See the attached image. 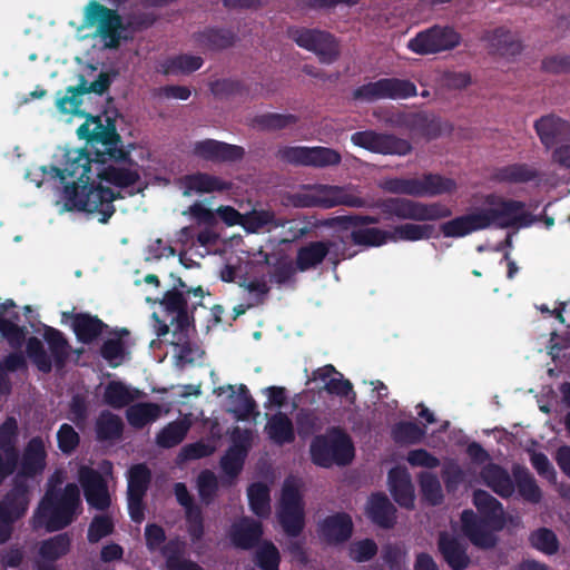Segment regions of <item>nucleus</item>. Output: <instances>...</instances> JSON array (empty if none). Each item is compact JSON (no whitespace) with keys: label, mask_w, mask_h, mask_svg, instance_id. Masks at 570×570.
Masks as SVG:
<instances>
[{"label":"nucleus","mask_w":570,"mask_h":570,"mask_svg":"<svg viewBox=\"0 0 570 570\" xmlns=\"http://www.w3.org/2000/svg\"><path fill=\"white\" fill-rule=\"evenodd\" d=\"M287 228L285 229L286 237L283 243H294L312 234L313 229L318 227V222L312 223L308 217L303 219H286Z\"/></svg>","instance_id":"obj_62"},{"label":"nucleus","mask_w":570,"mask_h":570,"mask_svg":"<svg viewBox=\"0 0 570 570\" xmlns=\"http://www.w3.org/2000/svg\"><path fill=\"white\" fill-rule=\"evenodd\" d=\"M27 367V361L22 352L16 350L9 353L3 363L0 362V393L8 394L11 391V383L6 371L16 372Z\"/></svg>","instance_id":"obj_58"},{"label":"nucleus","mask_w":570,"mask_h":570,"mask_svg":"<svg viewBox=\"0 0 570 570\" xmlns=\"http://www.w3.org/2000/svg\"><path fill=\"white\" fill-rule=\"evenodd\" d=\"M422 498L430 505H439L443 501V492L436 474L422 471L417 474Z\"/></svg>","instance_id":"obj_52"},{"label":"nucleus","mask_w":570,"mask_h":570,"mask_svg":"<svg viewBox=\"0 0 570 570\" xmlns=\"http://www.w3.org/2000/svg\"><path fill=\"white\" fill-rule=\"evenodd\" d=\"M530 546L547 554L552 556L559 551L560 542L556 533L546 527H541L529 534Z\"/></svg>","instance_id":"obj_54"},{"label":"nucleus","mask_w":570,"mask_h":570,"mask_svg":"<svg viewBox=\"0 0 570 570\" xmlns=\"http://www.w3.org/2000/svg\"><path fill=\"white\" fill-rule=\"evenodd\" d=\"M397 510L387 495L383 492L372 493L366 502L365 514L376 527L390 530L397 520Z\"/></svg>","instance_id":"obj_27"},{"label":"nucleus","mask_w":570,"mask_h":570,"mask_svg":"<svg viewBox=\"0 0 570 570\" xmlns=\"http://www.w3.org/2000/svg\"><path fill=\"white\" fill-rule=\"evenodd\" d=\"M194 40L200 48L217 51L232 47L236 40V35L224 28H206L194 33Z\"/></svg>","instance_id":"obj_37"},{"label":"nucleus","mask_w":570,"mask_h":570,"mask_svg":"<svg viewBox=\"0 0 570 570\" xmlns=\"http://www.w3.org/2000/svg\"><path fill=\"white\" fill-rule=\"evenodd\" d=\"M461 529L470 542L481 549L493 548L497 542L494 531L499 530V519L479 517L473 510L461 513Z\"/></svg>","instance_id":"obj_17"},{"label":"nucleus","mask_w":570,"mask_h":570,"mask_svg":"<svg viewBox=\"0 0 570 570\" xmlns=\"http://www.w3.org/2000/svg\"><path fill=\"white\" fill-rule=\"evenodd\" d=\"M375 207L380 209L384 219L429 222L448 218L452 215V210L443 204H424L404 197L379 199Z\"/></svg>","instance_id":"obj_7"},{"label":"nucleus","mask_w":570,"mask_h":570,"mask_svg":"<svg viewBox=\"0 0 570 570\" xmlns=\"http://www.w3.org/2000/svg\"><path fill=\"white\" fill-rule=\"evenodd\" d=\"M197 490L203 504L209 505L213 503L218 491V481L213 471L203 470L198 474Z\"/></svg>","instance_id":"obj_61"},{"label":"nucleus","mask_w":570,"mask_h":570,"mask_svg":"<svg viewBox=\"0 0 570 570\" xmlns=\"http://www.w3.org/2000/svg\"><path fill=\"white\" fill-rule=\"evenodd\" d=\"M456 189V183L439 174H424L419 178L417 197L450 194Z\"/></svg>","instance_id":"obj_41"},{"label":"nucleus","mask_w":570,"mask_h":570,"mask_svg":"<svg viewBox=\"0 0 570 570\" xmlns=\"http://www.w3.org/2000/svg\"><path fill=\"white\" fill-rule=\"evenodd\" d=\"M461 40V35L453 27L435 24L411 38L407 48L420 56L435 55L456 48Z\"/></svg>","instance_id":"obj_10"},{"label":"nucleus","mask_w":570,"mask_h":570,"mask_svg":"<svg viewBox=\"0 0 570 570\" xmlns=\"http://www.w3.org/2000/svg\"><path fill=\"white\" fill-rule=\"evenodd\" d=\"M248 503L252 512L262 519L271 514V491L267 484L254 482L247 488Z\"/></svg>","instance_id":"obj_42"},{"label":"nucleus","mask_w":570,"mask_h":570,"mask_svg":"<svg viewBox=\"0 0 570 570\" xmlns=\"http://www.w3.org/2000/svg\"><path fill=\"white\" fill-rule=\"evenodd\" d=\"M299 118L293 114L266 112L253 119V126L266 131H277L294 126Z\"/></svg>","instance_id":"obj_50"},{"label":"nucleus","mask_w":570,"mask_h":570,"mask_svg":"<svg viewBox=\"0 0 570 570\" xmlns=\"http://www.w3.org/2000/svg\"><path fill=\"white\" fill-rule=\"evenodd\" d=\"M296 432L301 439H307L323 430L324 419L317 410L302 407L295 415Z\"/></svg>","instance_id":"obj_44"},{"label":"nucleus","mask_w":570,"mask_h":570,"mask_svg":"<svg viewBox=\"0 0 570 570\" xmlns=\"http://www.w3.org/2000/svg\"><path fill=\"white\" fill-rule=\"evenodd\" d=\"M534 130L547 149L570 140V121L554 114L544 115L537 119Z\"/></svg>","instance_id":"obj_25"},{"label":"nucleus","mask_w":570,"mask_h":570,"mask_svg":"<svg viewBox=\"0 0 570 570\" xmlns=\"http://www.w3.org/2000/svg\"><path fill=\"white\" fill-rule=\"evenodd\" d=\"M29 492L24 484H14L0 500V543L12 535L13 525L28 511Z\"/></svg>","instance_id":"obj_13"},{"label":"nucleus","mask_w":570,"mask_h":570,"mask_svg":"<svg viewBox=\"0 0 570 570\" xmlns=\"http://www.w3.org/2000/svg\"><path fill=\"white\" fill-rule=\"evenodd\" d=\"M416 95V86L409 79L381 78L355 88L352 92V99L354 101L373 102L383 99H407Z\"/></svg>","instance_id":"obj_9"},{"label":"nucleus","mask_w":570,"mask_h":570,"mask_svg":"<svg viewBox=\"0 0 570 570\" xmlns=\"http://www.w3.org/2000/svg\"><path fill=\"white\" fill-rule=\"evenodd\" d=\"M436 546L439 553L450 569L465 570L470 567L471 559L464 539L448 531H441L438 535Z\"/></svg>","instance_id":"obj_22"},{"label":"nucleus","mask_w":570,"mask_h":570,"mask_svg":"<svg viewBox=\"0 0 570 570\" xmlns=\"http://www.w3.org/2000/svg\"><path fill=\"white\" fill-rule=\"evenodd\" d=\"M115 523L109 514H97L92 518L87 530V540L89 543H97L101 539L112 534Z\"/></svg>","instance_id":"obj_60"},{"label":"nucleus","mask_w":570,"mask_h":570,"mask_svg":"<svg viewBox=\"0 0 570 570\" xmlns=\"http://www.w3.org/2000/svg\"><path fill=\"white\" fill-rule=\"evenodd\" d=\"M203 63L204 60L199 56L181 53L164 60L160 68L161 72L166 76L179 73L189 75L198 70Z\"/></svg>","instance_id":"obj_43"},{"label":"nucleus","mask_w":570,"mask_h":570,"mask_svg":"<svg viewBox=\"0 0 570 570\" xmlns=\"http://www.w3.org/2000/svg\"><path fill=\"white\" fill-rule=\"evenodd\" d=\"M71 546V540L67 533H60L42 541L39 548V554L43 560L56 561L66 556Z\"/></svg>","instance_id":"obj_55"},{"label":"nucleus","mask_w":570,"mask_h":570,"mask_svg":"<svg viewBox=\"0 0 570 570\" xmlns=\"http://www.w3.org/2000/svg\"><path fill=\"white\" fill-rule=\"evenodd\" d=\"M226 391L232 392L229 395L232 403L234 404L232 412L238 420H246L256 413L257 404L245 384H240L238 386L237 393H235L234 386L230 384L226 386H219L216 390L218 395H222Z\"/></svg>","instance_id":"obj_38"},{"label":"nucleus","mask_w":570,"mask_h":570,"mask_svg":"<svg viewBox=\"0 0 570 570\" xmlns=\"http://www.w3.org/2000/svg\"><path fill=\"white\" fill-rule=\"evenodd\" d=\"M190 424L185 420H177L168 423L156 435V443L163 449H170L184 441Z\"/></svg>","instance_id":"obj_48"},{"label":"nucleus","mask_w":570,"mask_h":570,"mask_svg":"<svg viewBox=\"0 0 570 570\" xmlns=\"http://www.w3.org/2000/svg\"><path fill=\"white\" fill-rule=\"evenodd\" d=\"M254 562L261 570H279L281 553L272 541L265 540L257 546Z\"/></svg>","instance_id":"obj_57"},{"label":"nucleus","mask_w":570,"mask_h":570,"mask_svg":"<svg viewBox=\"0 0 570 570\" xmlns=\"http://www.w3.org/2000/svg\"><path fill=\"white\" fill-rule=\"evenodd\" d=\"M278 522L286 535L297 538L305 528V513L303 509H279Z\"/></svg>","instance_id":"obj_56"},{"label":"nucleus","mask_w":570,"mask_h":570,"mask_svg":"<svg viewBox=\"0 0 570 570\" xmlns=\"http://www.w3.org/2000/svg\"><path fill=\"white\" fill-rule=\"evenodd\" d=\"M354 523L346 512H335L325 517L317 524V533L327 546H340L347 542L353 534Z\"/></svg>","instance_id":"obj_19"},{"label":"nucleus","mask_w":570,"mask_h":570,"mask_svg":"<svg viewBox=\"0 0 570 570\" xmlns=\"http://www.w3.org/2000/svg\"><path fill=\"white\" fill-rule=\"evenodd\" d=\"M86 23L97 24V33L105 40V47L117 49L125 29L120 14L97 1H90L86 7Z\"/></svg>","instance_id":"obj_12"},{"label":"nucleus","mask_w":570,"mask_h":570,"mask_svg":"<svg viewBox=\"0 0 570 570\" xmlns=\"http://www.w3.org/2000/svg\"><path fill=\"white\" fill-rule=\"evenodd\" d=\"M334 245L331 240H313L299 247L295 257V269L307 272L318 267L331 252Z\"/></svg>","instance_id":"obj_30"},{"label":"nucleus","mask_w":570,"mask_h":570,"mask_svg":"<svg viewBox=\"0 0 570 570\" xmlns=\"http://www.w3.org/2000/svg\"><path fill=\"white\" fill-rule=\"evenodd\" d=\"M71 328L77 341L88 345L97 341L108 325L97 315L81 312L72 314Z\"/></svg>","instance_id":"obj_31"},{"label":"nucleus","mask_w":570,"mask_h":570,"mask_svg":"<svg viewBox=\"0 0 570 570\" xmlns=\"http://www.w3.org/2000/svg\"><path fill=\"white\" fill-rule=\"evenodd\" d=\"M174 493L177 502L185 509L187 533L190 538V541L193 543L200 542L205 534L204 514L202 508L194 502V498L189 493L185 483H175Z\"/></svg>","instance_id":"obj_21"},{"label":"nucleus","mask_w":570,"mask_h":570,"mask_svg":"<svg viewBox=\"0 0 570 570\" xmlns=\"http://www.w3.org/2000/svg\"><path fill=\"white\" fill-rule=\"evenodd\" d=\"M264 528L261 521L243 517L230 525L229 539L233 546L240 550H252L261 542Z\"/></svg>","instance_id":"obj_26"},{"label":"nucleus","mask_w":570,"mask_h":570,"mask_svg":"<svg viewBox=\"0 0 570 570\" xmlns=\"http://www.w3.org/2000/svg\"><path fill=\"white\" fill-rule=\"evenodd\" d=\"M193 153L196 157L212 163H236L245 157V149L216 139H204L194 144Z\"/></svg>","instance_id":"obj_20"},{"label":"nucleus","mask_w":570,"mask_h":570,"mask_svg":"<svg viewBox=\"0 0 570 570\" xmlns=\"http://www.w3.org/2000/svg\"><path fill=\"white\" fill-rule=\"evenodd\" d=\"M535 220V216L525 210L523 202L501 199V228L529 227Z\"/></svg>","instance_id":"obj_34"},{"label":"nucleus","mask_w":570,"mask_h":570,"mask_svg":"<svg viewBox=\"0 0 570 570\" xmlns=\"http://www.w3.org/2000/svg\"><path fill=\"white\" fill-rule=\"evenodd\" d=\"M161 413V407L157 403L144 402L137 403L127 410L126 416L128 423L135 429H142L148 423L156 421Z\"/></svg>","instance_id":"obj_45"},{"label":"nucleus","mask_w":570,"mask_h":570,"mask_svg":"<svg viewBox=\"0 0 570 570\" xmlns=\"http://www.w3.org/2000/svg\"><path fill=\"white\" fill-rule=\"evenodd\" d=\"M269 227L278 228L286 227V218L277 217L271 209H256L245 213L243 228L247 233H258L259 230Z\"/></svg>","instance_id":"obj_39"},{"label":"nucleus","mask_w":570,"mask_h":570,"mask_svg":"<svg viewBox=\"0 0 570 570\" xmlns=\"http://www.w3.org/2000/svg\"><path fill=\"white\" fill-rule=\"evenodd\" d=\"M351 242L357 246L376 247L391 240L390 230H383L376 227H357L350 235Z\"/></svg>","instance_id":"obj_51"},{"label":"nucleus","mask_w":570,"mask_h":570,"mask_svg":"<svg viewBox=\"0 0 570 570\" xmlns=\"http://www.w3.org/2000/svg\"><path fill=\"white\" fill-rule=\"evenodd\" d=\"M65 157V168L61 169L57 166H51L49 169H47L43 167L45 175L51 179H59L61 183H63L67 177L72 178L73 180L82 181V178L86 177V173H91L90 153L87 150H69L66 153ZM83 181H86V179H83Z\"/></svg>","instance_id":"obj_23"},{"label":"nucleus","mask_w":570,"mask_h":570,"mask_svg":"<svg viewBox=\"0 0 570 570\" xmlns=\"http://www.w3.org/2000/svg\"><path fill=\"white\" fill-rule=\"evenodd\" d=\"M43 338L50 355L37 336H30L27 341V356L41 373H50L53 365L57 370H62L67 365L71 350L68 340L61 331L51 326H45Z\"/></svg>","instance_id":"obj_6"},{"label":"nucleus","mask_w":570,"mask_h":570,"mask_svg":"<svg viewBox=\"0 0 570 570\" xmlns=\"http://www.w3.org/2000/svg\"><path fill=\"white\" fill-rule=\"evenodd\" d=\"M351 141L357 147L382 155L405 156L412 150L409 140L374 130L355 131L351 136Z\"/></svg>","instance_id":"obj_16"},{"label":"nucleus","mask_w":570,"mask_h":570,"mask_svg":"<svg viewBox=\"0 0 570 570\" xmlns=\"http://www.w3.org/2000/svg\"><path fill=\"white\" fill-rule=\"evenodd\" d=\"M265 432L272 443L283 446L295 441V428L289 416L284 412L271 415L265 425Z\"/></svg>","instance_id":"obj_33"},{"label":"nucleus","mask_w":570,"mask_h":570,"mask_svg":"<svg viewBox=\"0 0 570 570\" xmlns=\"http://www.w3.org/2000/svg\"><path fill=\"white\" fill-rule=\"evenodd\" d=\"M95 430L98 441H115L120 439L122 435L124 422L117 414L105 410L98 415Z\"/></svg>","instance_id":"obj_40"},{"label":"nucleus","mask_w":570,"mask_h":570,"mask_svg":"<svg viewBox=\"0 0 570 570\" xmlns=\"http://www.w3.org/2000/svg\"><path fill=\"white\" fill-rule=\"evenodd\" d=\"M112 83V76L109 72L101 71L98 78L88 83L83 75H79V83L67 88L65 95L58 92L57 108L61 112L77 114L82 105V96L86 94L104 95Z\"/></svg>","instance_id":"obj_15"},{"label":"nucleus","mask_w":570,"mask_h":570,"mask_svg":"<svg viewBox=\"0 0 570 570\" xmlns=\"http://www.w3.org/2000/svg\"><path fill=\"white\" fill-rule=\"evenodd\" d=\"M249 448V431L246 430L240 434L237 429L233 435V444L227 449L219 462L224 474L232 481L235 480L243 471Z\"/></svg>","instance_id":"obj_24"},{"label":"nucleus","mask_w":570,"mask_h":570,"mask_svg":"<svg viewBox=\"0 0 570 570\" xmlns=\"http://www.w3.org/2000/svg\"><path fill=\"white\" fill-rule=\"evenodd\" d=\"M539 171L527 164H513L501 168V181L529 183L539 178Z\"/></svg>","instance_id":"obj_59"},{"label":"nucleus","mask_w":570,"mask_h":570,"mask_svg":"<svg viewBox=\"0 0 570 570\" xmlns=\"http://www.w3.org/2000/svg\"><path fill=\"white\" fill-rule=\"evenodd\" d=\"M435 228L432 225L423 224H401L390 230L391 240L416 242L421 239H430L434 236Z\"/></svg>","instance_id":"obj_47"},{"label":"nucleus","mask_w":570,"mask_h":570,"mask_svg":"<svg viewBox=\"0 0 570 570\" xmlns=\"http://www.w3.org/2000/svg\"><path fill=\"white\" fill-rule=\"evenodd\" d=\"M276 157L289 165L315 168L337 166L342 161L337 150L323 146H284L277 150Z\"/></svg>","instance_id":"obj_11"},{"label":"nucleus","mask_w":570,"mask_h":570,"mask_svg":"<svg viewBox=\"0 0 570 570\" xmlns=\"http://www.w3.org/2000/svg\"><path fill=\"white\" fill-rule=\"evenodd\" d=\"M19 318L20 316L17 312L12 314V318H6L0 315V334L13 350H20L28 341L27 327L14 322Z\"/></svg>","instance_id":"obj_49"},{"label":"nucleus","mask_w":570,"mask_h":570,"mask_svg":"<svg viewBox=\"0 0 570 570\" xmlns=\"http://www.w3.org/2000/svg\"><path fill=\"white\" fill-rule=\"evenodd\" d=\"M137 390L131 391L122 382H109L105 389L104 401L112 409H122L138 397Z\"/></svg>","instance_id":"obj_46"},{"label":"nucleus","mask_w":570,"mask_h":570,"mask_svg":"<svg viewBox=\"0 0 570 570\" xmlns=\"http://www.w3.org/2000/svg\"><path fill=\"white\" fill-rule=\"evenodd\" d=\"M119 164L98 165L97 177L119 188H127L137 184L140 179L138 170L130 167H121Z\"/></svg>","instance_id":"obj_35"},{"label":"nucleus","mask_w":570,"mask_h":570,"mask_svg":"<svg viewBox=\"0 0 570 570\" xmlns=\"http://www.w3.org/2000/svg\"><path fill=\"white\" fill-rule=\"evenodd\" d=\"M78 481L89 507L98 511H106L110 508L111 498L108 483L99 471L88 465H81L78 470Z\"/></svg>","instance_id":"obj_18"},{"label":"nucleus","mask_w":570,"mask_h":570,"mask_svg":"<svg viewBox=\"0 0 570 570\" xmlns=\"http://www.w3.org/2000/svg\"><path fill=\"white\" fill-rule=\"evenodd\" d=\"M19 434L16 417L8 416L0 425V450L2 452L19 453L16 442Z\"/></svg>","instance_id":"obj_63"},{"label":"nucleus","mask_w":570,"mask_h":570,"mask_svg":"<svg viewBox=\"0 0 570 570\" xmlns=\"http://www.w3.org/2000/svg\"><path fill=\"white\" fill-rule=\"evenodd\" d=\"M57 443L63 454L70 455L79 446L80 435L70 424L63 423L58 429Z\"/></svg>","instance_id":"obj_64"},{"label":"nucleus","mask_w":570,"mask_h":570,"mask_svg":"<svg viewBox=\"0 0 570 570\" xmlns=\"http://www.w3.org/2000/svg\"><path fill=\"white\" fill-rule=\"evenodd\" d=\"M283 204L294 208L318 207L330 209L341 205L352 208H362L365 206V200L347 193L345 187L316 184L304 185L302 190L296 193H287L283 197Z\"/></svg>","instance_id":"obj_4"},{"label":"nucleus","mask_w":570,"mask_h":570,"mask_svg":"<svg viewBox=\"0 0 570 570\" xmlns=\"http://www.w3.org/2000/svg\"><path fill=\"white\" fill-rule=\"evenodd\" d=\"M80 508L79 488L68 483L63 490H52L45 494L37 518L48 531H59L72 523Z\"/></svg>","instance_id":"obj_3"},{"label":"nucleus","mask_w":570,"mask_h":570,"mask_svg":"<svg viewBox=\"0 0 570 570\" xmlns=\"http://www.w3.org/2000/svg\"><path fill=\"white\" fill-rule=\"evenodd\" d=\"M77 134L80 139L87 140L95 148L94 157L90 156L91 163L105 165L110 161L135 165L130 151L124 148L121 136L110 118H107V125H104L99 116H88L87 120L77 129Z\"/></svg>","instance_id":"obj_2"},{"label":"nucleus","mask_w":570,"mask_h":570,"mask_svg":"<svg viewBox=\"0 0 570 570\" xmlns=\"http://www.w3.org/2000/svg\"><path fill=\"white\" fill-rule=\"evenodd\" d=\"M183 183L185 186L184 195H190V191L199 194L214 193V191H229L233 188V183L224 180L218 176L207 173L197 171L184 176Z\"/></svg>","instance_id":"obj_32"},{"label":"nucleus","mask_w":570,"mask_h":570,"mask_svg":"<svg viewBox=\"0 0 570 570\" xmlns=\"http://www.w3.org/2000/svg\"><path fill=\"white\" fill-rule=\"evenodd\" d=\"M83 179L86 181L72 180L65 185L62 196L66 210L96 214L99 223L107 224L116 212L114 202L121 198L120 193H115L109 187L95 185L91 181L90 173H86Z\"/></svg>","instance_id":"obj_1"},{"label":"nucleus","mask_w":570,"mask_h":570,"mask_svg":"<svg viewBox=\"0 0 570 570\" xmlns=\"http://www.w3.org/2000/svg\"><path fill=\"white\" fill-rule=\"evenodd\" d=\"M47 465V451L43 439L32 436L26 444L20 462L19 473L26 478H36Z\"/></svg>","instance_id":"obj_29"},{"label":"nucleus","mask_w":570,"mask_h":570,"mask_svg":"<svg viewBox=\"0 0 570 570\" xmlns=\"http://www.w3.org/2000/svg\"><path fill=\"white\" fill-rule=\"evenodd\" d=\"M287 33L298 47L315 53L322 63L331 65L340 57V43L336 37L328 31L292 27L288 28Z\"/></svg>","instance_id":"obj_8"},{"label":"nucleus","mask_w":570,"mask_h":570,"mask_svg":"<svg viewBox=\"0 0 570 570\" xmlns=\"http://www.w3.org/2000/svg\"><path fill=\"white\" fill-rule=\"evenodd\" d=\"M519 497L528 503L538 504L542 500V491L528 468L515 464L512 468Z\"/></svg>","instance_id":"obj_36"},{"label":"nucleus","mask_w":570,"mask_h":570,"mask_svg":"<svg viewBox=\"0 0 570 570\" xmlns=\"http://www.w3.org/2000/svg\"><path fill=\"white\" fill-rule=\"evenodd\" d=\"M390 492L402 508L413 509L415 501L414 485L406 468L395 466L387 473Z\"/></svg>","instance_id":"obj_28"},{"label":"nucleus","mask_w":570,"mask_h":570,"mask_svg":"<svg viewBox=\"0 0 570 570\" xmlns=\"http://www.w3.org/2000/svg\"><path fill=\"white\" fill-rule=\"evenodd\" d=\"M312 462L321 468L350 464L355 455L351 436L341 428L332 426L325 434L315 435L309 445Z\"/></svg>","instance_id":"obj_5"},{"label":"nucleus","mask_w":570,"mask_h":570,"mask_svg":"<svg viewBox=\"0 0 570 570\" xmlns=\"http://www.w3.org/2000/svg\"><path fill=\"white\" fill-rule=\"evenodd\" d=\"M498 222L499 208H480L442 223L440 232L444 237L460 238L485 229Z\"/></svg>","instance_id":"obj_14"},{"label":"nucleus","mask_w":570,"mask_h":570,"mask_svg":"<svg viewBox=\"0 0 570 570\" xmlns=\"http://www.w3.org/2000/svg\"><path fill=\"white\" fill-rule=\"evenodd\" d=\"M391 434L397 444H417L425 435V428L416 422L401 421L392 428Z\"/></svg>","instance_id":"obj_53"}]
</instances>
